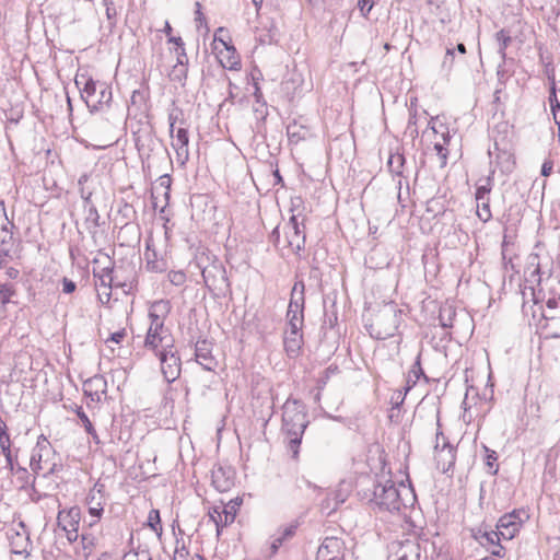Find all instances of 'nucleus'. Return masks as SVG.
Segmentation results:
<instances>
[{"label": "nucleus", "mask_w": 560, "mask_h": 560, "mask_svg": "<svg viewBox=\"0 0 560 560\" xmlns=\"http://www.w3.org/2000/svg\"><path fill=\"white\" fill-rule=\"evenodd\" d=\"M447 142H448V139L444 137L443 143L436 142L434 144V149L441 160L442 166L446 165V162H447V155H448V150L446 148Z\"/></svg>", "instance_id": "32"}, {"label": "nucleus", "mask_w": 560, "mask_h": 560, "mask_svg": "<svg viewBox=\"0 0 560 560\" xmlns=\"http://www.w3.org/2000/svg\"><path fill=\"white\" fill-rule=\"evenodd\" d=\"M172 178L170 175H162L153 189L152 199L154 208L161 207V211L168 205L171 196Z\"/></svg>", "instance_id": "16"}, {"label": "nucleus", "mask_w": 560, "mask_h": 560, "mask_svg": "<svg viewBox=\"0 0 560 560\" xmlns=\"http://www.w3.org/2000/svg\"><path fill=\"white\" fill-rule=\"evenodd\" d=\"M152 322L147 331L143 347L147 351L152 352L156 358L172 352L175 349V340L164 323L158 315L151 314Z\"/></svg>", "instance_id": "2"}, {"label": "nucleus", "mask_w": 560, "mask_h": 560, "mask_svg": "<svg viewBox=\"0 0 560 560\" xmlns=\"http://www.w3.org/2000/svg\"><path fill=\"white\" fill-rule=\"evenodd\" d=\"M220 472H221V469H219V470L213 472V483L215 485V487L219 490L224 491V490H226L232 485V481L231 480H225L224 483H220V481H219V474Z\"/></svg>", "instance_id": "38"}, {"label": "nucleus", "mask_w": 560, "mask_h": 560, "mask_svg": "<svg viewBox=\"0 0 560 560\" xmlns=\"http://www.w3.org/2000/svg\"><path fill=\"white\" fill-rule=\"evenodd\" d=\"M558 142L560 144V129H558Z\"/></svg>", "instance_id": "54"}, {"label": "nucleus", "mask_w": 560, "mask_h": 560, "mask_svg": "<svg viewBox=\"0 0 560 560\" xmlns=\"http://www.w3.org/2000/svg\"><path fill=\"white\" fill-rule=\"evenodd\" d=\"M283 230L285 234L283 247L291 252H299L305 243L304 225L301 226L298 217L292 215Z\"/></svg>", "instance_id": "11"}, {"label": "nucleus", "mask_w": 560, "mask_h": 560, "mask_svg": "<svg viewBox=\"0 0 560 560\" xmlns=\"http://www.w3.org/2000/svg\"><path fill=\"white\" fill-rule=\"evenodd\" d=\"M156 305L158 306H163V308H165V310L167 308V303H165V302H160Z\"/></svg>", "instance_id": "50"}, {"label": "nucleus", "mask_w": 560, "mask_h": 560, "mask_svg": "<svg viewBox=\"0 0 560 560\" xmlns=\"http://www.w3.org/2000/svg\"><path fill=\"white\" fill-rule=\"evenodd\" d=\"M417 545L412 541H397L392 545L387 560H418Z\"/></svg>", "instance_id": "18"}, {"label": "nucleus", "mask_w": 560, "mask_h": 560, "mask_svg": "<svg viewBox=\"0 0 560 560\" xmlns=\"http://www.w3.org/2000/svg\"><path fill=\"white\" fill-rule=\"evenodd\" d=\"M287 133L290 142L299 143L300 141L306 139L308 130L305 127L293 122L288 126Z\"/></svg>", "instance_id": "25"}, {"label": "nucleus", "mask_w": 560, "mask_h": 560, "mask_svg": "<svg viewBox=\"0 0 560 560\" xmlns=\"http://www.w3.org/2000/svg\"><path fill=\"white\" fill-rule=\"evenodd\" d=\"M497 459V456H495V453L493 451H491L488 456H487V463L488 465H492L491 460H495Z\"/></svg>", "instance_id": "46"}, {"label": "nucleus", "mask_w": 560, "mask_h": 560, "mask_svg": "<svg viewBox=\"0 0 560 560\" xmlns=\"http://www.w3.org/2000/svg\"><path fill=\"white\" fill-rule=\"evenodd\" d=\"M8 223L7 211L4 207V202L0 201V228L2 229L3 237L0 244V256L7 255L9 253L8 245L12 242V234L7 230L5 225Z\"/></svg>", "instance_id": "23"}, {"label": "nucleus", "mask_w": 560, "mask_h": 560, "mask_svg": "<svg viewBox=\"0 0 560 560\" xmlns=\"http://www.w3.org/2000/svg\"><path fill=\"white\" fill-rule=\"evenodd\" d=\"M262 2H264V0H253V3H254V5L256 7L257 10L260 9Z\"/></svg>", "instance_id": "49"}, {"label": "nucleus", "mask_w": 560, "mask_h": 560, "mask_svg": "<svg viewBox=\"0 0 560 560\" xmlns=\"http://www.w3.org/2000/svg\"><path fill=\"white\" fill-rule=\"evenodd\" d=\"M283 350L288 358L296 359L303 352L304 335L283 331Z\"/></svg>", "instance_id": "19"}, {"label": "nucleus", "mask_w": 560, "mask_h": 560, "mask_svg": "<svg viewBox=\"0 0 560 560\" xmlns=\"http://www.w3.org/2000/svg\"><path fill=\"white\" fill-rule=\"evenodd\" d=\"M16 295V290L12 284H0V302L2 305H7L12 302V298Z\"/></svg>", "instance_id": "30"}, {"label": "nucleus", "mask_w": 560, "mask_h": 560, "mask_svg": "<svg viewBox=\"0 0 560 560\" xmlns=\"http://www.w3.org/2000/svg\"><path fill=\"white\" fill-rule=\"evenodd\" d=\"M170 133L172 138V147L176 151L177 156L188 158L189 133L187 124L183 117L180 109L173 110L168 115Z\"/></svg>", "instance_id": "5"}, {"label": "nucleus", "mask_w": 560, "mask_h": 560, "mask_svg": "<svg viewBox=\"0 0 560 560\" xmlns=\"http://www.w3.org/2000/svg\"><path fill=\"white\" fill-rule=\"evenodd\" d=\"M346 545L341 538L326 537L317 549V560H345Z\"/></svg>", "instance_id": "13"}, {"label": "nucleus", "mask_w": 560, "mask_h": 560, "mask_svg": "<svg viewBox=\"0 0 560 560\" xmlns=\"http://www.w3.org/2000/svg\"><path fill=\"white\" fill-rule=\"evenodd\" d=\"M158 359L160 360L162 374L168 383H172L179 377L182 363L176 349H173L170 353H164L158 357Z\"/></svg>", "instance_id": "15"}, {"label": "nucleus", "mask_w": 560, "mask_h": 560, "mask_svg": "<svg viewBox=\"0 0 560 560\" xmlns=\"http://www.w3.org/2000/svg\"><path fill=\"white\" fill-rule=\"evenodd\" d=\"M528 520L529 513L526 509H515L499 518L497 529L500 532L502 539L511 540L518 535Z\"/></svg>", "instance_id": "7"}, {"label": "nucleus", "mask_w": 560, "mask_h": 560, "mask_svg": "<svg viewBox=\"0 0 560 560\" xmlns=\"http://www.w3.org/2000/svg\"><path fill=\"white\" fill-rule=\"evenodd\" d=\"M211 50L222 68L230 71L242 69L241 55L237 52L228 28L218 27L214 31Z\"/></svg>", "instance_id": "1"}, {"label": "nucleus", "mask_w": 560, "mask_h": 560, "mask_svg": "<svg viewBox=\"0 0 560 560\" xmlns=\"http://www.w3.org/2000/svg\"><path fill=\"white\" fill-rule=\"evenodd\" d=\"M501 539L502 536L498 529L485 532L480 535V542L483 546H492L491 553L497 557L504 556V547L500 545Z\"/></svg>", "instance_id": "22"}, {"label": "nucleus", "mask_w": 560, "mask_h": 560, "mask_svg": "<svg viewBox=\"0 0 560 560\" xmlns=\"http://www.w3.org/2000/svg\"><path fill=\"white\" fill-rule=\"evenodd\" d=\"M238 499L231 500L223 505H214L209 510V517L214 523L217 534L220 535L222 529L231 525L237 515L241 506Z\"/></svg>", "instance_id": "9"}, {"label": "nucleus", "mask_w": 560, "mask_h": 560, "mask_svg": "<svg viewBox=\"0 0 560 560\" xmlns=\"http://www.w3.org/2000/svg\"><path fill=\"white\" fill-rule=\"evenodd\" d=\"M75 85L91 110H98L112 100L110 90L105 84H97L88 73L78 74Z\"/></svg>", "instance_id": "4"}, {"label": "nucleus", "mask_w": 560, "mask_h": 560, "mask_svg": "<svg viewBox=\"0 0 560 560\" xmlns=\"http://www.w3.org/2000/svg\"><path fill=\"white\" fill-rule=\"evenodd\" d=\"M549 101H550L553 119H555L556 124L558 125V129H560V103L557 100L555 90H553Z\"/></svg>", "instance_id": "33"}, {"label": "nucleus", "mask_w": 560, "mask_h": 560, "mask_svg": "<svg viewBox=\"0 0 560 560\" xmlns=\"http://www.w3.org/2000/svg\"><path fill=\"white\" fill-rule=\"evenodd\" d=\"M557 452L552 448H549L546 453H545V460H546V464H545V472L546 474H549L550 477H555L556 475V469H557V465H556V459H557Z\"/></svg>", "instance_id": "29"}, {"label": "nucleus", "mask_w": 560, "mask_h": 560, "mask_svg": "<svg viewBox=\"0 0 560 560\" xmlns=\"http://www.w3.org/2000/svg\"><path fill=\"white\" fill-rule=\"evenodd\" d=\"M495 36H497L498 42H500L503 49L508 48L512 43V38H511L510 34L505 30H500Z\"/></svg>", "instance_id": "35"}, {"label": "nucleus", "mask_w": 560, "mask_h": 560, "mask_svg": "<svg viewBox=\"0 0 560 560\" xmlns=\"http://www.w3.org/2000/svg\"><path fill=\"white\" fill-rule=\"evenodd\" d=\"M127 337L126 328H120L119 330L110 334L106 339L105 343H115V345H121L125 338Z\"/></svg>", "instance_id": "34"}, {"label": "nucleus", "mask_w": 560, "mask_h": 560, "mask_svg": "<svg viewBox=\"0 0 560 560\" xmlns=\"http://www.w3.org/2000/svg\"><path fill=\"white\" fill-rule=\"evenodd\" d=\"M283 431L288 439L287 447L293 459H299L300 445L308 421L306 415L298 409H285L283 412Z\"/></svg>", "instance_id": "3"}, {"label": "nucleus", "mask_w": 560, "mask_h": 560, "mask_svg": "<svg viewBox=\"0 0 560 560\" xmlns=\"http://www.w3.org/2000/svg\"><path fill=\"white\" fill-rule=\"evenodd\" d=\"M559 93H560V89H559Z\"/></svg>", "instance_id": "55"}, {"label": "nucleus", "mask_w": 560, "mask_h": 560, "mask_svg": "<svg viewBox=\"0 0 560 560\" xmlns=\"http://www.w3.org/2000/svg\"><path fill=\"white\" fill-rule=\"evenodd\" d=\"M96 290L98 301L104 305H108L112 296V287L102 281L100 285H97Z\"/></svg>", "instance_id": "31"}, {"label": "nucleus", "mask_w": 560, "mask_h": 560, "mask_svg": "<svg viewBox=\"0 0 560 560\" xmlns=\"http://www.w3.org/2000/svg\"><path fill=\"white\" fill-rule=\"evenodd\" d=\"M374 501L380 509L386 511H399L404 505L400 492L393 481L375 487Z\"/></svg>", "instance_id": "8"}, {"label": "nucleus", "mask_w": 560, "mask_h": 560, "mask_svg": "<svg viewBox=\"0 0 560 560\" xmlns=\"http://www.w3.org/2000/svg\"><path fill=\"white\" fill-rule=\"evenodd\" d=\"M384 48L388 50L390 48L389 44H385Z\"/></svg>", "instance_id": "53"}, {"label": "nucleus", "mask_w": 560, "mask_h": 560, "mask_svg": "<svg viewBox=\"0 0 560 560\" xmlns=\"http://www.w3.org/2000/svg\"><path fill=\"white\" fill-rule=\"evenodd\" d=\"M202 348L201 347H198L197 348V353H196V357H197V360L199 361L200 364H203L207 366V369H210V366H208V363H209V358L206 355V353H202L201 352Z\"/></svg>", "instance_id": "40"}, {"label": "nucleus", "mask_w": 560, "mask_h": 560, "mask_svg": "<svg viewBox=\"0 0 560 560\" xmlns=\"http://www.w3.org/2000/svg\"><path fill=\"white\" fill-rule=\"evenodd\" d=\"M456 49H457V51H458L459 54H463V55H464V54H466V47H465V45H464V44H458V45H457V47H456Z\"/></svg>", "instance_id": "48"}, {"label": "nucleus", "mask_w": 560, "mask_h": 560, "mask_svg": "<svg viewBox=\"0 0 560 560\" xmlns=\"http://www.w3.org/2000/svg\"><path fill=\"white\" fill-rule=\"evenodd\" d=\"M81 513L79 508L60 511L58 514V525L65 530L67 539L73 542L79 537Z\"/></svg>", "instance_id": "12"}, {"label": "nucleus", "mask_w": 560, "mask_h": 560, "mask_svg": "<svg viewBox=\"0 0 560 560\" xmlns=\"http://www.w3.org/2000/svg\"><path fill=\"white\" fill-rule=\"evenodd\" d=\"M393 335H394V332H388L385 336H381V334L378 332L377 338H386L387 336H393Z\"/></svg>", "instance_id": "51"}, {"label": "nucleus", "mask_w": 560, "mask_h": 560, "mask_svg": "<svg viewBox=\"0 0 560 560\" xmlns=\"http://www.w3.org/2000/svg\"><path fill=\"white\" fill-rule=\"evenodd\" d=\"M196 15L197 20H200L202 18L201 4L199 2H196Z\"/></svg>", "instance_id": "47"}, {"label": "nucleus", "mask_w": 560, "mask_h": 560, "mask_svg": "<svg viewBox=\"0 0 560 560\" xmlns=\"http://www.w3.org/2000/svg\"><path fill=\"white\" fill-rule=\"evenodd\" d=\"M163 31H164V33L166 34L167 39H168V38H171V37H175V36L173 35V28H172L171 24H170L167 21L165 22V25H164V30H163Z\"/></svg>", "instance_id": "42"}, {"label": "nucleus", "mask_w": 560, "mask_h": 560, "mask_svg": "<svg viewBox=\"0 0 560 560\" xmlns=\"http://www.w3.org/2000/svg\"><path fill=\"white\" fill-rule=\"evenodd\" d=\"M300 523L294 521L278 529V532L271 537V550L276 553L283 542L294 537L298 532Z\"/></svg>", "instance_id": "20"}, {"label": "nucleus", "mask_w": 560, "mask_h": 560, "mask_svg": "<svg viewBox=\"0 0 560 560\" xmlns=\"http://www.w3.org/2000/svg\"><path fill=\"white\" fill-rule=\"evenodd\" d=\"M11 438L7 423L3 421L0 423V448L2 454L5 456L8 462H11Z\"/></svg>", "instance_id": "24"}, {"label": "nucleus", "mask_w": 560, "mask_h": 560, "mask_svg": "<svg viewBox=\"0 0 560 560\" xmlns=\"http://www.w3.org/2000/svg\"><path fill=\"white\" fill-rule=\"evenodd\" d=\"M553 172V161L552 160H546L541 165V175L545 177H548Z\"/></svg>", "instance_id": "39"}, {"label": "nucleus", "mask_w": 560, "mask_h": 560, "mask_svg": "<svg viewBox=\"0 0 560 560\" xmlns=\"http://www.w3.org/2000/svg\"><path fill=\"white\" fill-rule=\"evenodd\" d=\"M530 260H532V265L534 266H539V255L538 254H532L529 256ZM538 271V268L536 269Z\"/></svg>", "instance_id": "43"}, {"label": "nucleus", "mask_w": 560, "mask_h": 560, "mask_svg": "<svg viewBox=\"0 0 560 560\" xmlns=\"http://www.w3.org/2000/svg\"><path fill=\"white\" fill-rule=\"evenodd\" d=\"M145 524L159 537L162 536V534H163V525H162V520H161V515H160V511L159 510L152 509L149 512Z\"/></svg>", "instance_id": "26"}, {"label": "nucleus", "mask_w": 560, "mask_h": 560, "mask_svg": "<svg viewBox=\"0 0 560 560\" xmlns=\"http://www.w3.org/2000/svg\"><path fill=\"white\" fill-rule=\"evenodd\" d=\"M492 190L491 179L487 178L485 185H479L475 191L476 214L482 222H488L492 218L490 208V194Z\"/></svg>", "instance_id": "14"}, {"label": "nucleus", "mask_w": 560, "mask_h": 560, "mask_svg": "<svg viewBox=\"0 0 560 560\" xmlns=\"http://www.w3.org/2000/svg\"><path fill=\"white\" fill-rule=\"evenodd\" d=\"M168 51L176 59L168 72V79L184 85L188 77L189 59L182 37H171L167 40Z\"/></svg>", "instance_id": "6"}, {"label": "nucleus", "mask_w": 560, "mask_h": 560, "mask_svg": "<svg viewBox=\"0 0 560 560\" xmlns=\"http://www.w3.org/2000/svg\"><path fill=\"white\" fill-rule=\"evenodd\" d=\"M358 7L362 14L366 16L373 8L372 0H358Z\"/></svg>", "instance_id": "37"}, {"label": "nucleus", "mask_w": 560, "mask_h": 560, "mask_svg": "<svg viewBox=\"0 0 560 560\" xmlns=\"http://www.w3.org/2000/svg\"><path fill=\"white\" fill-rule=\"evenodd\" d=\"M447 453L451 455V462H450L448 467H445V466H443V467H442V469H443L444 471H445V470H448V468H450L451 466H453V465H454V459H455V456H454V454L452 453V451H451V450H447Z\"/></svg>", "instance_id": "45"}, {"label": "nucleus", "mask_w": 560, "mask_h": 560, "mask_svg": "<svg viewBox=\"0 0 560 560\" xmlns=\"http://www.w3.org/2000/svg\"><path fill=\"white\" fill-rule=\"evenodd\" d=\"M84 395L100 402L107 393V382L102 375H94L83 383Z\"/></svg>", "instance_id": "17"}, {"label": "nucleus", "mask_w": 560, "mask_h": 560, "mask_svg": "<svg viewBox=\"0 0 560 560\" xmlns=\"http://www.w3.org/2000/svg\"><path fill=\"white\" fill-rule=\"evenodd\" d=\"M7 275H8V277H9V278L14 279V278H16V277H18V275H19V270H16V269H14V268H9V269L7 270Z\"/></svg>", "instance_id": "44"}, {"label": "nucleus", "mask_w": 560, "mask_h": 560, "mask_svg": "<svg viewBox=\"0 0 560 560\" xmlns=\"http://www.w3.org/2000/svg\"><path fill=\"white\" fill-rule=\"evenodd\" d=\"M305 284L303 280L295 281L287 311V323L304 322Z\"/></svg>", "instance_id": "10"}, {"label": "nucleus", "mask_w": 560, "mask_h": 560, "mask_svg": "<svg viewBox=\"0 0 560 560\" xmlns=\"http://www.w3.org/2000/svg\"><path fill=\"white\" fill-rule=\"evenodd\" d=\"M446 55L453 57L454 50L453 49H447L446 50Z\"/></svg>", "instance_id": "52"}, {"label": "nucleus", "mask_w": 560, "mask_h": 560, "mask_svg": "<svg viewBox=\"0 0 560 560\" xmlns=\"http://www.w3.org/2000/svg\"><path fill=\"white\" fill-rule=\"evenodd\" d=\"M75 290V284L71 280L63 279V292L72 293Z\"/></svg>", "instance_id": "41"}, {"label": "nucleus", "mask_w": 560, "mask_h": 560, "mask_svg": "<svg viewBox=\"0 0 560 560\" xmlns=\"http://www.w3.org/2000/svg\"><path fill=\"white\" fill-rule=\"evenodd\" d=\"M304 322L287 323L284 331L292 334H303Z\"/></svg>", "instance_id": "36"}, {"label": "nucleus", "mask_w": 560, "mask_h": 560, "mask_svg": "<svg viewBox=\"0 0 560 560\" xmlns=\"http://www.w3.org/2000/svg\"><path fill=\"white\" fill-rule=\"evenodd\" d=\"M97 539L92 534H83L81 536L82 557L88 559L95 550Z\"/></svg>", "instance_id": "28"}, {"label": "nucleus", "mask_w": 560, "mask_h": 560, "mask_svg": "<svg viewBox=\"0 0 560 560\" xmlns=\"http://www.w3.org/2000/svg\"><path fill=\"white\" fill-rule=\"evenodd\" d=\"M75 415L79 418L81 424L84 427L86 433L90 434L93 438V440L98 442L97 432H96L95 428L93 427L90 418L88 417V415L82 409V407H78L75 409Z\"/></svg>", "instance_id": "27"}, {"label": "nucleus", "mask_w": 560, "mask_h": 560, "mask_svg": "<svg viewBox=\"0 0 560 560\" xmlns=\"http://www.w3.org/2000/svg\"><path fill=\"white\" fill-rule=\"evenodd\" d=\"M86 504L89 514L94 517V521L90 523L92 526L100 521L104 512V501L101 491H91L86 498Z\"/></svg>", "instance_id": "21"}]
</instances>
